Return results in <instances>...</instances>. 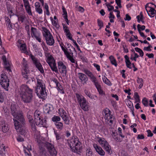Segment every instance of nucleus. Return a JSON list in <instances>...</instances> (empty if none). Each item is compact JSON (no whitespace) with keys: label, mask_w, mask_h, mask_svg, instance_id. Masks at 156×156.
<instances>
[{"label":"nucleus","mask_w":156,"mask_h":156,"mask_svg":"<svg viewBox=\"0 0 156 156\" xmlns=\"http://www.w3.org/2000/svg\"><path fill=\"white\" fill-rule=\"evenodd\" d=\"M10 109L11 113L14 117L13 120L15 129L20 134L24 135L26 132V121L23 112L17 110L15 105H12Z\"/></svg>","instance_id":"1"},{"label":"nucleus","mask_w":156,"mask_h":156,"mask_svg":"<svg viewBox=\"0 0 156 156\" xmlns=\"http://www.w3.org/2000/svg\"><path fill=\"white\" fill-rule=\"evenodd\" d=\"M32 90L27 85H23L19 90V94L22 100L25 103H30L32 100Z\"/></svg>","instance_id":"2"},{"label":"nucleus","mask_w":156,"mask_h":156,"mask_svg":"<svg viewBox=\"0 0 156 156\" xmlns=\"http://www.w3.org/2000/svg\"><path fill=\"white\" fill-rule=\"evenodd\" d=\"M68 142L71 151L77 154L81 152L82 145L77 136H72L70 139L68 140Z\"/></svg>","instance_id":"3"},{"label":"nucleus","mask_w":156,"mask_h":156,"mask_svg":"<svg viewBox=\"0 0 156 156\" xmlns=\"http://www.w3.org/2000/svg\"><path fill=\"white\" fill-rule=\"evenodd\" d=\"M37 85L35 88V92L40 98L44 99L47 95L45 85L42 80L37 79Z\"/></svg>","instance_id":"4"},{"label":"nucleus","mask_w":156,"mask_h":156,"mask_svg":"<svg viewBox=\"0 0 156 156\" xmlns=\"http://www.w3.org/2000/svg\"><path fill=\"white\" fill-rule=\"evenodd\" d=\"M41 112L36 110L34 114V120L36 125L40 127L44 126L46 124V120L41 117Z\"/></svg>","instance_id":"5"},{"label":"nucleus","mask_w":156,"mask_h":156,"mask_svg":"<svg viewBox=\"0 0 156 156\" xmlns=\"http://www.w3.org/2000/svg\"><path fill=\"white\" fill-rule=\"evenodd\" d=\"M1 79L0 83L2 86L5 90H8V88L9 85V80L7 79V77L5 74H2L1 75Z\"/></svg>","instance_id":"6"},{"label":"nucleus","mask_w":156,"mask_h":156,"mask_svg":"<svg viewBox=\"0 0 156 156\" xmlns=\"http://www.w3.org/2000/svg\"><path fill=\"white\" fill-rule=\"evenodd\" d=\"M31 58L32 59L33 63L36 67L40 72L42 73H44V70L39 60L33 55H31Z\"/></svg>","instance_id":"7"},{"label":"nucleus","mask_w":156,"mask_h":156,"mask_svg":"<svg viewBox=\"0 0 156 156\" xmlns=\"http://www.w3.org/2000/svg\"><path fill=\"white\" fill-rule=\"evenodd\" d=\"M45 145L49 152L51 156H56L57 152L53 144L47 142L45 144Z\"/></svg>","instance_id":"8"},{"label":"nucleus","mask_w":156,"mask_h":156,"mask_svg":"<svg viewBox=\"0 0 156 156\" xmlns=\"http://www.w3.org/2000/svg\"><path fill=\"white\" fill-rule=\"evenodd\" d=\"M23 66L25 68L23 71H22V73L23 77L27 79H29L30 80L29 76L28 75V73L29 71L27 68L28 65L26 62H24L23 64Z\"/></svg>","instance_id":"9"},{"label":"nucleus","mask_w":156,"mask_h":156,"mask_svg":"<svg viewBox=\"0 0 156 156\" xmlns=\"http://www.w3.org/2000/svg\"><path fill=\"white\" fill-rule=\"evenodd\" d=\"M58 67L59 71L61 73L66 74V67L62 62H58Z\"/></svg>","instance_id":"10"},{"label":"nucleus","mask_w":156,"mask_h":156,"mask_svg":"<svg viewBox=\"0 0 156 156\" xmlns=\"http://www.w3.org/2000/svg\"><path fill=\"white\" fill-rule=\"evenodd\" d=\"M79 78L81 80V82L84 85L87 83V82L88 80V78L86 75L84 74L79 73H78Z\"/></svg>","instance_id":"11"},{"label":"nucleus","mask_w":156,"mask_h":156,"mask_svg":"<svg viewBox=\"0 0 156 156\" xmlns=\"http://www.w3.org/2000/svg\"><path fill=\"white\" fill-rule=\"evenodd\" d=\"M47 44L50 46L54 45L55 41L51 34L45 37Z\"/></svg>","instance_id":"12"},{"label":"nucleus","mask_w":156,"mask_h":156,"mask_svg":"<svg viewBox=\"0 0 156 156\" xmlns=\"http://www.w3.org/2000/svg\"><path fill=\"white\" fill-rule=\"evenodd\" d=\"M93 145L96 151L99 155L101 156L105 155V153L101 147H98L97 144H93Z\"/></svg>","instance_id":"13"},{"label":"nucleus","mask_w":156,"mask_h":156,"mask_svg":"<svg viewBox=\"0 0 156 156\" xmlns=\"http://www.w3.org/2000/svg\"><path fill=\"white\" fill-rule=\"evenodd\" d=\"M79 104L81 108L84 111H87L88 110L89 106L88 105H87V101L85 98L82 101L80 102Z\"/></svg>","instance_id":"14"},{"label":"nucleus","mask_w":156,"mask_h":156,"mask_svg":"<svg viewBox=\"0 0 156 156\" xmlns=\"http://www.w3.org/2000/svg\"><path fill=\"white\" fill-rule=\"evenodd\" d=\"M35 9L36 11L39 14H42L43 10L41 6L40 3L38 2H36L35 3Z\"/></svg>","instance_id":"15"},{"label":"nucleus","mask_w":156,"mask_h":156,"mask_svg":"<svg viewBox=\"0 0 156 156\" xmlns=\"http://www.w3.org/2000/svg\"><path fill=\"white\" fill-rule=\"evenodd\" d=\"M27 117L28 119H29V122L31 126L32 130H36L35 125V124L33 122L34 121L32 118V116L30 114H28Z\"/></svg>","instance_id":"16"},{"label":"nucleus","mask_w":156,"mask_h":156,"mask_svg":"<svg viewBox=\"0 0 156 156\" xmlns=\"http://www.w3.org/2000/svg\"><path fill=\"white\" fill-rule=\"evenodd\" d=\"M52 106L50 104H46L43 108L44 112L45 113H48L51 111Z\"/></svg>","instance_id":"17"},{"label":"nucleus","mask_w":156,"mask_h":156,"mask_svg":"<svg viewBox=\"0 0 156 156\" xmlns=\"http://www.w3.org/2000/svg\"><path fill=\"white\" fill-rule=\"evenodd\" d=\"M42 4V5L43 6L44 9L45 10L44 11V12H46V14L48 15L49 14V12L48 9V6L47 4L45 3L44 4V0H39Z\"/></svg>","instance_id":"18"},{"label":"nucleus","mask_w":156,"mask_h":156,"mask_svg":"<svg viewBox=\"0 0 156 156\" xmlns=\"http://www.w3.org/2000/svg\"><path fill=\"white\" fill-rule=\"evenodd\" d=\"M42 29L43 35L44 37L51 34L50 31L45 27H42Z\"/></svg>","instance_id":"19"},{"label":"nucleus","mask_w":156,"mask_h":156,"mask_svg":"<svg viewBox=\"0 0 156 156\" xmlns=\"http://www.w3.org/2000/svg\"><path fill=\"white\" fill-rule=\"evenodd\" d=\"M63 28L64 29V30L65 32L66 33V36L67 38H69L70 40H72V37L71 36V34L70 33L69 30L66 27L63 25Z\"/></svg>","instance_id":"20"},{"label":"nucleus","mask_w":156,"mask_h":156,"mask_svg":"<svg viewBox=\"0 0 156 156\" xmlns=\"http://www.w3.org/2000/svg\"><path fill=\"white\" fill-rule=\"evenodd\" d=\"M104 149L105 150L108 154H111L112 153L110 146L108 143H106L104 147Z\"/></svg>","instance_id":"21"},{"label":"nucleus","mask_w":156,"mask_h":156,"mask_svg":"<svg viewBox=\"0 0 156 156\" xmlns=\"http://www.w3.org/2000/svg\"><path fill=\"white\" fill-rule=\"evenodd\" d=\"M49 66L53 71L57 73L58 72V69L56 66V63L55 62L50 63Z\"/></svg>","instance_id":"22"},{"label":"nucleus","mask_w":156,"mask_h":156,"mask_svg":"<svg viewBox=\"0 0 156 156\" xmlns=\"http://www.w3.org/2000/svg\"><path fill=\"white\" fill-rule=\"evenodd\" d=\"M1 126L2 127V131L3 132L6 133L9 130L7 125L5 124L4 122H2Z\"/></svg>","instance_id":"23"},{"label":"nucleus","mask_w":156,"mask_h":156,"mask_svg":"<svg viewBox=\"0 0 156 156\" xmlns=\"http://www.w3.org/2000/svg\"><path fill=\"white\" fill-rule=\"evenodd\" d=\"M40 34L37 32L36 28L32 27L31 28V35L32 37L38 35Z\"/></svg>","instance_id":"24"},{"label":"nucleus","mask_w":156,"mask_h":156,"mask_svg":"<svg viewBox=\"0 0 156 156\" xmlns=\"http://www.w3.org/2000/svg\"><path fill=\"white\" fill-rule=\"evenodd\" d=\"M61 117L62 118V119L65 122L66 124H69V119L68 117L66 115H62L61 114H60Z\"/></svg>","instance_id":"25"},{"label":"nucleus","mask_w":156,"mask_h":156,"mask_svg":"<svg viewBox=\"0 0 156 156\" xmlns=\"http://www.w3.org/2000/svg\"><path fill=\"white\" fill-rule=\"evenodd\" d=\"M68 51H67V52L68 53L67 55H65L66 56H67V55H72L73 56V51H74L75 52H76V51L75 50V49L73 47H71V48H69V49H68Z\"/></svg>","instance_id":"26"},{"label":"nucleus","mask_w":156,"mask_h":156,"mask_svg":"<svg viewBox=\"0 0 156 156\" xmlns=\"http://www.w3.org/2000/svg\"><path fill=\"white\" fill-rule=\"evenodd\" d=\"M76 97L77 99L78 102L79 103H80L81 102H82L83 101V100L85 98L82 95L78 94H76Z\"/></svg>","instance_id":"27"},{"label":"nucleus","mask_w":156,"mask_h":156,"mask_svg":"<svg viewBox=\"0 0 156 156\" xmlns=\"http://www.w3.org/2000/svg\"><path fill=\"white\" fill-rule=\"evenodd\" d=\"M99 143L102 146H105L106 143H108L104 138H100L98 140Z\"/></svg>","instance_id":"28"},{"label":"nucleus","mask_w":156,"mask_h":156,"mask_svg":"<svg viewBox=\"0 0 156 156\" xmlns=\"http://www.w3.org/2000/svg\"><path fill=\"white\" fill-rule=\"evenodd\" d=\"M56 128L58 129L62 130L63 128V124L61 122H57L55 124Z\"/></svg>","instance_id":"29"},{"label":"nucleus","mask_w":156,"mask_h":156,"mask_svg":"<svg viewBox=\"0 0 156 156\" xmlns=\"http://www.w3.org/2000/svg\"><path fill=\"white\" fill-rule=\"evenodd\" d=\"M21 41L19 40L18 41V43H19V44L20 45V48L21 50H22L23 51H25L26 50V45L25 44H21Z\"/></svg>","instance_id":"30"},{"label":"nucleus","mask_w":156,"mask_h":156,"mask_svg":"<svg viewBox=\"0 0 156 156\" xmlns=\"http://www.w3.org/2000/svg\"><path fill=\"white\" fill-rule=\"evenodd\" d=\"M102 79L103 82L109 86H111L112 85L110 81L105 76H104Z\"/></svg>","instance_id":"31"},{"label":"nucleus","mask_w":156,"mask_h":156,"mask_svg":"<svg viewBox=\"0 0 156 156\" xmlns=\"http://www.w3.org/2000/svg\"><path fill=\"white\" fill-rule=\"evenodd\" d=\"M62 12L63 13V16L65 20H68L67 18V12L65 7L63 6H62Z\"/></svg>","instance_id":"32"},{"label":"nucleus","mask_w":156,"mask_h":156,"mask_svg":"<svg viewBox=\"0 0 156 156\" xmlns=\"http://www.w3.org/2000/svg\"><path fill=\"white\" fill-rule=\"evenodd\" d=\"M109 58L112 64L114 65L115 66H117V64L116 63V60L114 57L112 56H110L109 57Z\"/></svg>","instance_id":"33"},{"label":"nucleus","mask_w":156,"mask_h":156,"mask_svg":"<svg viewBox=\"0 0 156 156\" xmlns=\"http://www.w3.org/2000/svg\"><path fill=\"white\" fill-rule=\"evenodd\" d=\"M52 25L55 26L58 29L60 26L58 23V20H51Z\"/></svg>","instance_id":"34"},{"label":"nucleus","mask_w":156,"mask_h":156,"mask_svg":"<svg viewBox=\"0 0 156 156\" xmlns=\"http://www.w3.org/2000/svg\"><path fill=\"white\" fill-rule=\"evenodd\" d=\"M112 135L114 139L116 141H121L120 139L118 137V134L116 133L113 132Z\"/></svg>","instance_id":"35"},{"label":"nucleus","mask_w":156,"mask_h":156,"mask_svg":"<svg viewBox=\"0 0 156 156\" xmlns=\"http://www.w3.org/2000/svg\"><path fill=\"white\" fill-rule=\"evenodd\" d=\"M54 122H55L56 123L58 122L61 119L58 116L54 115L51 119Z\"/></svg>","instance_id":"36"},{"label":"nucleus","mask_w":156,"mask_h":156,"mask_svg":"<svg viewBox=\"0 0 156 156\" xmlns=\"http://www.w3.org/2000/svg\"><path fill=\"white\" fill-rule=\"evenodd\" d=\"M134 97L135 100V102H140V99L139 96L137 92H135L134 94Z\"/></svg>","instance_id":"37"},{"label":"nucleus","mask_w":156,"mask_h":156,"mask_svg":"<svg viewBox=\"0 0 156 156\" xmlns=\"http://www.w3.org/2000/svg\"><path fill=\"white\" fill-rule=\"evenodd\" d=\"M6 5L9 12H10L11 13H12V6L9 4V3L8 2H6Z\"/></svg>","instance_id":"38"},{"label":"nucleus","mask_w":156,"mask_h":156,"mask_svg":"<svg viewBox=\"0 0 156 156\" xmlns=\"http://www.w3.org/2000/svg\"><path fill=\"white\" fill-rule=\"evenodd\" d=\"M135 50L140 54V56L143 57L144 55V52L142 50L138 48H135Z\"/></svg>","instance_id":"39"},{"label":"nucleus","mask_w":156,"mask_h":156,"mask_svg":"<svg viewBox=\"0 0 156 156\" xmlns=\"http://www.w3.org/2000/svg\"><path fill=\"white\" fill-rule=\"evenodd\" d=\"M25 8L26 10L29 15L32 16V13L31 12V8L30 6Z\"/></svg>","instance_id":"40"},{"label":"nucleus","mask_w":156,"mask_h":156,"mask_svg":"<svg viewBox=\"0 0 156 156\" xmlns=\"http://www.w3.org/2000/svg\"><path fill=\"white\" fill-rule=\"evenodd\" d=\"M67 58L69 59L70 61L73 63H75L76 61L74 60V59L73 58V56L72 55H67V56H66Z\"/></svg>","instance_id":"41"},{"label":"nucleus","mask_w":156,"mask_h":156,"mask_svg":"<svg viewBox=\"0 0 156 156\" xmlns=\"http://www.w3.org/2000/svg\"><path fill=\"white\" fill-rule=\"evenodd\" d=\"M137 20H143L145 19V18L142 12H140V15L137 16L136 17Z\"/></svg>","instance_id":"42"},{"label":"nucleus","mask_w":156,"mask_h":156,"mask_svg":"<svg viewBox=\"0 0 156 156\" xmlns=\"http://www.w3.org/2000/svg\"><path fill=\"white\" fill-rule=\"evenodd\" d=\"M147 4L146 6H145V9H146V10L147 11V12L148 13V15L151 17H153L154 16H155V12H148L147 10V9H146V7H147Z\"/></svg>","instance_id":"43"},{"label":"nucleus","mask_w":156,"mask_h":156,"mask_svg":"<svg viewBox=\"0 0 156 156\" xmlns=\"http://www.w3.org/2000/svg\"><path fill=\"white\" fill-rule=\"evenodd\" d=\"M143 104L145 106H148V101L146 98H144L142 101Z\"/></svg>","instance_id":"44"},{"label":"nucleus","mask_w":156,"mask_h":156,"mask_svg":"<svg viewBox=\"0 0 156 156\" xmlns=\"http://www.w3.org/2000/svg\"><path fill=\"white\" fill-rule=\"evenodd\" d=\"M106 5L108 8V10L109 11H111L113 10H114V7L110 5V4H106Z\"/></svg>","instance_id":"45"},{"label":"nucleus","mask_w":156,"mask_h":156,"mask_svg":"<svg viewBox=\"0 0 156 156\" xmlns=\"http://www.w3.org/2000/svg\"><path fill=\"white\" fill-rule=\"evenodd\" d=\"M54 133L55 134L56 139L57 140H59L61 139V136L58 133L55 131H54Z\"/></svg>","instance_id":"46"},{"label":"nucleus","mask_w":156,"mask_h":156,"mask_svg":"<svg viewBox=\"0 0 156 156\" xmlns=\"http://www.w3.org/2000/svg\"><path fill=\"white\" fill-rule=\"evenodd\" d=\"M132 55H131L130 59L132 60H134L135 61H136V58H138L139 57V55L135 53H134V57L133 58L132 57Z\"/></svg>","instance_id":"47"},{"label":"nucleus","mask_w":156,"mask_h":156,"mask_svg":"<svg viewBox=\"0 0 156 156\" xmlns=\"http://www.w3.org/2000/svg\"><path fill=\"white\" fill-rule=\"evenodd\" d=\"M56 85L58 90H63V88L62 87L61 85L59 82L57 83L56 84Z\"/></svg>","instance_id":"48"},{"label":"nucleus","mask_w":156,"mask_h":156,"mask_svg":"<svg viewBox=\"0 0 156 156\" xmlns=\"http://www.w3.org/2000/svg\"><path fill=\"white\" fill-rule=\"evenodd\" d=\"M1 58L3 60L5 65H7V62L6 56L4 55H2Z\"/></svg>","instance_id":"49"},{"label":"nucleus","mask_w":156,"mask_h":156,"mask_svg":"<svg viewBox=\"0 0 156 156\" xmlns=\"http://www.w3.org/2000/svg\"><path fill=\"white\" fill-rule=\"evenodd\" d=\"M92 152L90 149H87L86 150V156H92Z\"/></svg>","instance_id":"50"},{"label":"nucleus","mask_w":156,"mask_h":156,"mask_svg":"<svg viewBox=\"0 0 156 156\" xmlns=\"http://www.w3.org/2000/svg\"><path fill=\"white\" fill-rule=\"evenodd\" d=\"M98 26L100 27V29L103 27V23L101 20H98Z\"/></svg>","instance_id":"51"},{"label":"nucleus","mask_w":156,"mask_h":156,"mask_svg":"<svg viewBox=\"0 0 156 156\" xmlns=\"http://www.w3.org/2000/svg\"><path fill=\"white\" fill-rule=\"evenodd\" d=\"M85 93L86 95L88 97L90 98H92V95L91 94H90V92H89L88 90H85Z\"/></svg>","instance_id":"52"},{"label":"nucleus","mask_w":156,"mask_h":156,"mask_svg":"<svg viewBox=\"0 0 156 156\" xmlns=\"http://www.w3.org/2000/svg\"><path fill=\"white\" fill-rule=\"evenodd\" d=\"M24 6L25 7L30 6L29 2L28 0H23Z\"/></svg>","instance_id":"53"},{"label":"nucleus","mask_w":156,"mask_h":156,"mask_svg":"<svg viewBox=\"0 0 156 156\" xmlns=\"http://www.w3.org/2000/svg\"><path fill=\"white\" fill-rule=\"evenodd\" d=\"M125 62L127 67L129 69H131L132 68L130 67L131 64L130 61V60L126 61Z\"/></svg>","instance_id":"54"},{"label":"nucleus","mask_w":156,"mask_h":156,"mask_svg":"<svg viewBox=\"0 0 156 156\" xmlns=\"http://www.w3.org/2000/svg\"><path fill=\"white\" fill-rule=\"evenodd\" d=\"M137 83L139 84L143 83V80L142 78H139L137 77Z\"/></svg>","instance_id":"55"},{"label":"nucleus","mask_w":156,"mask_h":156,"mask_svg":"<svg viewBox=\"0 0 156 156\" xmlns=\"http://www.w3.org/2000/svg\"><path fill=\"white\" fill-rule=\"evenodd\" d=\"M39 42H41V39L40 37V34L38 35L37 36H36L34 37Z\"/></svg>","instance_id":"56"},{"label":"nucleus","mask_w":156,"mask_h":156,"mask_svg":"<svg viewBox=\"0 0 156 156\" xmlns=\"http://www.w3.org/2000/svg\"><path fill=\"white\" fill-rule=\"evenodd\" d=\"M6 22H7V24H8V27H9L10 29L12 28V25L11 24V22L10 20H6Z\"/></svg>","instance_id":"57"},{"label":"nucleus","mask_w":156,"mask_h":156,"mask_svg":"<svg viewBox=\"0 0 156 156\" xmlns=\"http://www.w3.org/2000/svg\"><path fill=\"white\" fill-rule=\"evenodd\" d=\"M147 133H148V135H147V136L148 137H151L152 136L153 134L151 133V131L150 130H148L147 131Z\"/></svg>","instance_id":"58"},{"label":"nucleus","mask_w":156,"mask_h":156,"mask_svg":"<svg viewBox=\"0 0 156 156\" xmlns=\"http://www.w3.org/2000/svg\"><path fill=\"white\" fill-rule=\"evenodd\" d=\"M137 138L138 139H143L144 138V136L143 134H139L138 135Z\"/></svg>","instance_id":"59"},{"label":"nucleus","mask_w":156,"mask_h":156,"mask_svg":"<svg viewBox=\"0 0 156 156\" xmlns=\"http://www.w3.org/2000/svg\"><path fill=\"white\" fill-rule=\"evenodd\" d=\"M94 66L97 69L98 71H100V66L95 63L94 64Z\"/></svg>","instance_id":"60"},{"label":"nucleus","mask_w":156,"mask_h":156,"mask_svg":"<svg viewBox=\"0 0 156 156\" xmlns=\"http://www.w3.org/2000/svg\"><path fill=\"white\" fill-rule=\"evenodd\" d=\"M96 88L100 94H102L103 93V91L101 89V86Z\"/></svg>","instance_id":"61"},{"label":"nucleus","mask_w":156,"mask_h":156,"mask_svg":"<svg viewBox=\"0 0 156 156\" xmlns=\"http://www.w3.org/2000/svg\"><path fill=\"white\" fill-rule=\"evenodd\" d=\"M96 88L100 94H102L103 93V91L101 89V86Z\"/></svg>","instance_id":"62"},{"label":"nucleus","mask_w":156,"mask_h":156,"mask_svg":"<svg viewBox=\"0 0 156 156\" xmlns=\"http://www.w3.org/2000/svg\"><path fill=\"white\" fill-rule=\"evenodd\" d=\"M96 88L100 94H102L103 93V91L101 89V86Z\"/></svg>","instance_id":"63"},{"label":"nucleus","mask_w":156,"mask_h":156,"mask_svg":"<svg viewBox=\"0 0 156 156\" xmlns=\"http://www.w3.org/2000/svg\"><path fill=\"white\" fill-rule=\"evenodd\" d=\"M110 111L108 109L105 110L104 111V114L105 116L108 115H109V113H110Z\"/></svg>","instance_id":"64"}]
</instances>
